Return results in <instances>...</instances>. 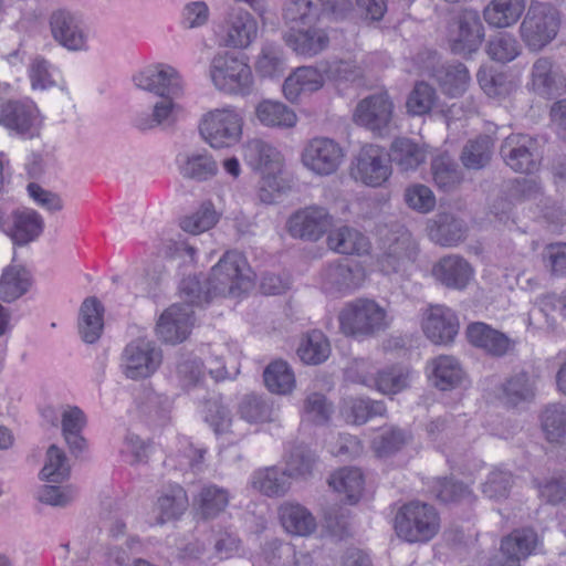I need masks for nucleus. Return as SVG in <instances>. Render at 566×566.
<instances>
[{"label":"nucleus","mask_w":566,"mask_h":566,"mask_svg":"<svg viewBox=\"0 0 566 566\" xmlns=\"http://www.w3.org/2000/svg\"><path fill=\"white\" fill-rule=\"evenodd\" d=\"M53 40L70 52L90 50V27L83 14L67 9H57L49 18Z\"/></svg>","instance_id":"423d86ee"},{"label":"nucleus","mask_w":566,"mask_h":566,"mask_svg":"<svg viewBox=\"0 0 566 566\" xmlns=\"http://www.w3.org/2000/svg\"><path fill=\"white\" fill-rule=\"evenodd\" d=\"M486 53L495 62L509 63L521 54V45L512 34L500 32L488 41Z\"/></svg>","instance_id":"6e6d98bb"},{"label":"nucleus","mask_w":566,"mask_h":566,"mask_svg":"<svg viewBox=\"0 0 566 566\" xmlns=\"http://www.w3.org/2000/svg\"><path fill=\"white\" fill-rule=\"evenodd\" d=\"M104 307L96 297L86 298L80 308L78 331L82 339L94 344L102 335Z\"/></svg>","instance_id":"c9c22d12"},{"label":"nucleus","mask_w":566,"mask_h":566,"mask_svg":"<svg viewBox=\"0 0 566 566\" xmlns=\"http://www.w3.org/2000/svg\"><path fill=\"white\" fill-rule=\"evenodd\" d=\"M394 102L387 91L363 98L354 112L356 124L382 136L388 133L394 116Z\"/></svg>","instance_id":"9d476101"},{"label":"nucleus","mask_w":566,"mask_h":566,"mask_svg":"<svg viewBox=\"0 0 566 566\" xmlns=\"http://www.w3.org/2000/svg\"><path fill=\"white\" fill-rule=\"evenodd\" d=\"M41 479L52 483H61L70 475V464L65 452L55 444L46 451L45 464L40 472Z\"/></svg>","instance_id":"13d9d810"},{"label":"nucleus","mask_w":566,"mask_h":566,"mask_svg":"<svg viewBox=\"0 0 566 566\" xmlns=\"http://www.w3.org/2000/svg\"><path fill=\"white\" fill-rule=\"evenodd\" d=\"M484 38V28L474 10L464 11L457 21V31L450 36V48L455 54L468 55L479 50Z\"/></svg>","instance_id":"a211bd4d"},{"label":"nucleus","mask_w":566,"mask_h":566,"mask_svg":"<svg viewBox=\"0 0 566 566\" xmlns=\"http://www.w3.org/2000/svg\"><path fill=\"white\" fill-rule=\"evenodd\" d=\"M559 24V13L553 6H533V50H541L552 42L557 35Z\"/></svg>","instance_id":"cd10ccee"},{"label":"nucleus","mask_w":566,"mask_h":566,"mask_svg":"<svg viewBox=\"0 0 566 566\" xmlns=\"http://www.w3.org/2000/svg\"><path fill=\"white\" fill-rule=\"evenodd\" d=\"M386 410L382 400L353 398L347 402L345 415L348 422L364 424L371 418L384 416Z\"/></svg>","instance_id":"5fc2aeb1"},{"label":"nucleus","mask_w":566,"mask_h":566,"mask_svg":"<svg viewBox=\"0 0 566 566\" xmlns=\"http://www.w3.org/2000/svg\"><path fill=\"white\" fill-rule=\"evenodd\" d=\"M394 527L398 537L408 543H427L438 534L440 516L432 505L411 501L398 510Z\"/></svg>","instance_id":"f257e3e1"},{"label":"nucleus","mask_w":566,"mask_h":566,"mask_svg":"<svg viewBox=\"0 0 566 566\" xmlns=\"http://www.w3.org/2000/svg\"><path fill=\"white\" fill-rule=\"evenodd\" d=\"M438 99L436 90L426 82H417L406 102L407 112L413 116L429 114Z\"/></svg>","instance_id":"bf43d9fd"},{"label":"nucleus","mask_w":566,"mask_h":566,"mask_svg":"<svg viewBox=\"0 0 566 566\" xmlns=\"http://www.w3.org/2000/svg\"><path fill=\"white\" fill-rule=\"evenodd\" d=\"M328 484L339 494H344L346 503L357 504L363 495L365 479L360 469L345 467L331 474Z\"/></svg>","instance_id":"473e14b6"},{"label":"nucleus","mask_w":566,"mask_h":566,"mask_svg":"<svg viewBox=\"0 0 566 566\" xmlns=\"http://www.w3.org/2000/svg\"><path fill=\"white\" fill-rule=\"evenodd\" d=\"M290 479L285 470L268 467L253 472L251 485L269 497L283 496L291 488Z\"/></svg>","instance_id":"e433bc0d"},{"label":"nucleus","mask_w":566,"mask_h":566,"mask_svg":"<svg viewBox=\"0 0 566 566\" xmlns=\"http://www.w3.org/2000/svg\"><path fill=\"white\" fill-rule=\"evenodd\" d=\"M239 412L249 422L271 421L273 403L262 396L250 394L242 398L239 405Z\"/></svg>","instance_id":"e2e57ef3"},{"label":"nucleus","mask_w":566,"mask_h":566,"mask_svg":"<svg viewBox=\"0 0 566 566\" xmlns=\"http://www.w3.org/2000/svg\"><path fill=\"white\" fill-rule=\"evenodd\" d=\"M431 274L444 287L462 291L473 277L474 270L463 256L449 254L433 264Z\"/></svg>","instance_id":"6ab92c4d"},{"label":"nucleus","mask_w":566,"mask_h":566,"mask_svg":"<svg viewBox=\"0 0 566 566\" xmlns=\"http://www.w3.org/2000/svg\"><path fill=\"white\" fill-rule=\"evenodd\" d=\"M219 214L211 202H203L191 216L180 221V227L186 232L198 234L205 232L218 222Z\"/></svg>","instance_id":"0e129e2a"},{"label":"nucleus","mask_w":566,"mask_h":566,"mask_svg":"<svg viewBox=\"0 0 566 566\" xmlns=\"http://www.w3.org/2000/svg\"><path fill=\"white\" fill-rule=\"evenodd\" d=\"M243 158L249 167L260 172L282 170L281 153L271 144L259 138L247 142L243 146Z\"/></svg>","instance_id":"a878e982"},{"label":"nucleus","mask_w":566,"mask_h":566,"mask_svg":"<svg viewBox=\"0 0 566 566\" xmlns=\"http://www.w3.org/2000/svg\"><path fill=\"white\" fill-rule=\"evenodd\" d=\"M314 453L303 446L293 447L285 460V471L291 479H306L312 475Z\"/></svg>","instance_id":"052dcab7"},{"label":"nucleus","mask_w":566,"mask_h":566,"mask_svg":"<svg viewBox=\"0 0 566 566\" xmlns=\"http://www.w3.org/2000/svg\"><path fill=\"white\" fill-rule=\"evenodd\" d=\"M541 428L549 442L566 439V405L548 403L539 413Z\"/></svg>","instance_id":"49530a36"},{"label":"nucleus","mask_w":566,"mask_h":566,"mask_svg":"<svg viewBox=\"0 0 566 566\" xmlns=\"http://www.w3.org/2000/svg\"><path fill=\"white\" fill-rule=\"evenodd\" d=\"M252 282L253 272L239 251H227L210 272V284L221 294L239 295L247 292Z\"/></svg>","instance_id":"39448f33"},{"label":"nucleus","mask_w":566,"mask_h":566,"mask_svg":"<svg viewBox=\"0 0 566 566\" xmlns=\"http://www.w3.org/2000/svg\"><path fill=\"white\" fill-rule=\"evenodd\" d=\"M326 76L319 65H304L296 67L283 83V94L292 103L297 102L301 94L319 91L325 83Z\"/></svg>","instance_id":"5701e85b"},{"label":"nucleus","mask_w":566,"mask_h":566,"mask_svg":"<svg viewBox=\"0 0 566 566\" xmlns=\"http://www.w3.org/2000/svg\"><path fill=\"white\" fill-rule=\"evenodd\" d=\"M545 269L557 277L566 276V243H552L542 253Z\"/></svg>","instance_id":"774afa93"},{"label":"nucleus","mask_w":566,"mask_h":566,"mask_svg":"<svg viewBox=\"0 0 566 566\" xmlns=\"http://www.w3.org/2000/svg\"><path fill=\"white\" fill-rule=\"evenodd\" d=\"M431 171L434 184L444 191L453 189L462 180L458 164L447 154L432 159Z\"/></svg>","instance_id":"8fccbe9b"},{"label":"nucleus","mask_w":566,"mask_h":566,"mask_svg":"<svg viewBox=\"0 0 566 566\" xmlns=\"http://www.w3.org/2000/svg\"><path fill=\"white\" fill-rule=\"evenodd\" d=\"M354 380L384 395H392L408 387L409 371L401 367H390L379 370L376 376L358 374Z\"/></svg>","instance_id":"7c9ffc66"},{"label":"nucleus","mask_w":566,"mask_h":566,"mask_svg":"<svg viewBox=\"0 0 566 566\" xmlns=\"http://www.w3.org/2000/svg\"><path fill=\"white\" fill-rule=\"evenodd\" d=\"M331 350V344L325 334L313 329L302 337L297 356L306 365H319L329 357Z\"/></svg>","instance_id":"79ce46f5"},{"label":"nucleus","mask_w":566,"mask_h":566,"mask_svg":"<svg viewBox=\"0 0 566 566\" xmlns=\"http://www.w3.org/2000/svg\"><path fill=\"white\" fill-rule=\"evenodd\" d=\"M284 41L297 55L304 57H314L329 45V36L326 31L315 25L291 29L284 35Z\"/></svg>","instance_id":"b1692460"},{"label":"nucleus","mask_w":566,"mask_h":566,"mask_svg":"<svg viewBox=\"0 0 566 566\" xmlns=\"http://www.w3.org/2000/svg\"><path fill=\"white\" fill-rule=\"evenodd\" d=\"M180 172L185 178L205 181L218 172L217 161L207 153L188 155L180 166Z\"/></svg>","instance_id":"864d4df0"},{"label":"nucleus","mask_w":566,"mask_h":566,"mask_svg":"<svg viewBox=\"0 0 566 566\" xmlns=\"http://www.w3.org/2000/svg\"><path fill=\"white\" fill-rule=\"evenodd\" d=\"M501 155L513 171L528 175L531 170V136L524 134L507 136L501 146Z\"/></svg>","instance_id":"2f4dec72"},{"label":"nucleus","mask_w":566,"mask_h":566,"mask_svg":"<svg viewBox=\"0 0 566 566\" xmlns=\"http://www.w3.org/2000/svg\"><path fill=\"white\" fill-rule=\"evenodd\" d=\"M283 18L291 29L315 25L322 18V0H290Z\"/></svg>","instance_id":"4c0bfd02"},{"label":"nucleus","mask_w":566,"mask_h":566,"mask_svg":"<svg viewBox=\"0 0 566 566\" xmlns=\"http://www.w3.org/2000/svg\"><path fill=\"white\" fill-rule=\"evenodd\" d=\"M279 517L284 530L293 535L307 536L316 528L313 514L298 503H283L279 507Z\"/></svg>","instance_id":"72a5a7b5"},{"label":"nucleus","mask_w":566,"mask_h":566,"mask_svg":"<svg viewBox=\"0 0 566 566\" xmlns=\"http://www.w3.org/2000/svg\"><path fill=\"white\" fill-rule=\"evenodd\" d=\"M258 120L266 127L293 128L297 123L295 112L282 102L264 99L255 108Z\"/></svg>","instance_id":"58836bf2"},{"label":"nucleus","mask_w":566,"mask_h":566,"mask_svg":"<svg viewBox=\"0 0 566 566\" xmlns=\"http://www.w3.org/2000/svg\"><path fill=\"white\" fill-rule=\"evenodd\" d=\"M428 368L430 370L429 378L433 386L442 391L457 388L465 377L461 363L451 355H439L432 358Z\"/></svg>","instance_id":"393cba45"},{"label":"nucleus","mask_w":566,"mask_h":566,"mask_svg":"<svg viewBox=\"0 0 566 566\" xmlns=\"http://www.w3.org/2000/svg\"><path fill=\"white\" fill-rule=\"evenodd\" d=\"M442 92L451 97L461 96L468 88L470 75L462 63L442 65L434 73Z\"/></svg>","instance_id":"a18cd8bd"},{"label":"nucleus","mask_w":566,"mask_h":566,"mask_svg":"<svg viewBox=\"0 0 566 566\" xmlns=\"http://www.w3.org/2000/svg\"><path fill=\"white\" fill-rule=\"evenodd\" d=\"M525 0H493L483 10L485 22L494 28H507L518 21Z\"/></svg>","instance_id":"ea45409f"},{"label":"nucleus","mask_w":566,"mask_h":566,"mask_svg":"<svg viewBox=\"0 0 566 566\" xmlns=\"http://www.w3.org/2000/svg\"><path fill=\"white\" fill-rule=\"evenodd\" d=\"M422 331L434 345L452 344L459 333L460 323L453 310L444 305H430L422 315Z\"/></svg>","instance_id":"2eb2a0df"},{"label":"nucleus","mask_w":566,"mask_h":566,"mask_svg":"<svg viewBox=\"0 0 566 566\" xmlns=\"http://www.w3.org/2000/svg\"><path fill=\"white\" fill-rule=\"evenodd\" d=\"M135 85L159 97H178L182 91L179 72L168 64L149 65L134 75Z\"/></svg>","instance_id":"4468645a"},{"label":"nucleus","mask_w":566,"mask_h":566,"mask_svg":"<svg viewBox=\"0 0 566 566\" xmlns=\"http://www.w3.org/2000/svg\"><path fill=\"white\" fill-rule=\"evenodd\" d=\"M265 386L273 394H290L295 386V376L284 360L271 363L263 373Z\"/></svg>","instance_id":"09e8293b"},{"label":"nucleus","mask_w":566,"mask_h":566,"mask_svg":"<svg viewBox=\"0 0 566 566\" xmlns=\"http://www.w3.org/2000/svg\"><path fill=\"white\" fill-rule=\"evenodd\" d=\"M388 157L400 171H415L426 163L428 150L423 144L411 138L399 137L391 143Z\"/></svg>","instance_id":"c85d7f7f"},{"label":"nucleus","mask_w":566,"mask_h":566,"mask_svg":"<svg viewBox=\"0 0 566 566\" xmlns=\"http://www.w3.org/2000/svg\"><path fill=\"white\" fill-rule=\"evenodd\" d=\"M326 80L336 85H352L364 78V67L356 59H333L321 62Z\"/></svg>","instance_id":"a19ab883"},{"label":"nucleus","mask_w":566,"mask_h":566,"mask_svg":"<svg viewBox=\"0 0 566 566\" xmlns=\"http://www.w3.org/2000/svg\"><path fill=\"white\" fill-rule=\"evenodd\" d=\"M467 337L471 345L493 357H503L514 347V342L506 334L482 322L471 323Z\"/></svg>","instance_id":"412c9836"},{"label":"nucleus","mask_w":566,"mask_h":566,"mask_svg":"<svg viewBox=\"0 0 566 566\" xmlns=\"http://www.w3.org/2000/svg\"><path fill=\"white\" fill-rule=\"evenodd\" d=\"M492 140L489 136H480L470 140L461 154L462 164L469 169H481L491 159Z\"/></svg>","instance_id":"680f3d73"},{"label":"nucleus","mask_w":566,"mask_h":566,"mask_svg":"<svg viewBox=\"0 0 566 566\" xmlns=\"http://www.w3.org/2000/svg\"><path fill=\"white\" fill-rule=\"evenodd\" d=\"M557 73L553 71L552 62L547 59H539L533 65V90L544 97H551L556 88Z\"/></svg>","instance_id":"69168bd1"},{"label":"nucleus","mask_w":566,"mask_h":566,"mask_svg":"<svg viewBox=\"0 0 566 566\" xmlns=\"http://www.w3.org/2000/svg\"><path fill=\"white\" fill-rule=\"evenodd\" d=\"M338 321L342 332L355 337H371L390 324L387 311L370 298L347 303L339 312Z\"/></svg>","instance_id":"f03ea898"},{"label":"nucleus","mask_w":566,"mask_h":566,"mask_svg":"<svg viewBox=\"0 0 566 566\" xmlns=\"http://www.w3.org/2000/svg\"><path fill=\"white\" fill-rule=\"evenodd\" d=\"M193 311L180 305H171L160 316L156 333L166 343L184 342L195 324Z\"/></svg>","instance_id":"aec40b11"},{"label":"nucleus","mask_w":566,"mask_h":566,"mask_svg":"<svg viewBox=\"0 0 566 566\" xmlns=\"http://www.w3.org/2000/svg\"><path fill=\"white\" fill-rule=\"evenodd\" d=\"M419 254V247L412 234L400 227L385 241L379 256V266L385 274H407Z\"/></svg>","instance_id":"6e6552de"},{"label":"nucleus","mask_w":566,"mask_h":566,"mask_svg":"<svg viewBox=\"0 0 566 566\" xmlns=\"http://www.w3.org/2000/svg\"><path fill=\"white\" fill-rule=\"evenodd\" d=\"M223 44L234 49L248 48L256 38L258 23L244 10H233L228 13L223 24Z\"/></svg>","instance_id":"4be33fe9"},{"label":"nucleus","mask_w":566,"mask_h":566,"mask_svg":"<svg viewBox=\"0 0 566 566\" xmlns=\"http://www.w3.org/2000/svg\"><path fill=\"white\" fill-rule=\"evenodd\" d=\"M209 76L218 91L230 95L250 94L254 82L247 59L229 52L213 56Z\"/></svg>","instance_id":"7ed1b4c3"},{"label":"nucleus","mask_w":566,"mask_h":566,"mask_svg":"<svg viewBox=\"0 0 566 566\" xmlns=\"http://www.w3.org/2000/svg\"><path fill=\"white\" fill-rule=\"evenodd\" d=\"M258 196L264 203L275 202L287 189L285 180L280 176L281 171L261 172Z\"/></svg>","instance_id":"338daca9"},{"label":"nucleus","mask_w":566,"mask_h":566,"mask_svg":"<svg viewBox=\"0 0 566 566\" xmlns=\"http://www.w3.org/2000/svg\"><path fill=\"white\" fill-rule=\"evenodd\" d=\"M31 276L25 269H7L0 280V296L4 302H12L28 292Z\"/></svg>","instance_id":"603ef678"},{"label":"nucleus","mask_w":566,"mask_h":566,"mask_svg":"<svg viewBox=\"0 0 566 566\" xmlns=\"http://www.w3.org/2000/svg\"><path fill=\"white\" fill-rule=\"evenodd\" d=\"M175 97H161L154 105L151 114L140 113L134 118V126L139 130L153 129L160 125H170L174 120L176 104Z\"/></svg>","instance_id":"3c124183"},{"label":"nucleus","mask_w":566,"mask_h":566,"mask_svg":"<svg viewBox=\"0 0 566 566\" xmlns=\"http://www.w3.org/2000/svg\"><path fill=\"white\" fill-rule=\"evenodd\" d=\"M366 277L357 263L335 262L327 264L322 273V287L328 293H350L359 289Z\"/></svg>","instance_id":"f3484780"},{"label":"nucleus","mask_w":566,"mask_h":566,"mask_svg":"<svg viewBox=\"0 0 566 566\" xmlns=\"http://www.w3.org/2000/svg\"><path fill=\"white\" fill-rule=\"evenodd\" d=\"M156 505L159 511L157 523L164 524L182 515L188 506V496L184 488L172 485L158 497Z\"/></svg>","instance_id":"de8ad7c7"},{"label":"nucleus","mask_w":566,"mask_h":566,"mask_svg":"<svg viewBox=\"0 0 566 566\" xmlns=\"http://www.w3.org/2000/svg\"><path fill=\"white\" fill-rule=\"evenodd\" d=\"M0 125L10 136L32 139L40 135L42 118L31 99H8L0 105Z\"/></svg>","instance_id":"0eeeda50"},{"label":"nucleus","mask_w":566,"mask_h":566,"mask_svg":"<svg viewBox=\"0 0 566 566\" xmlns=\"http://www.w3.org/2000/svg\"><path fill=\"white\" fill-rule=\"evenodd\" d=\"M327 244L333 251L348 255H366L371 249L368 237L348 226L329 231Z\"/></svg>","instance_id":"c756f323"},{"label":"nucleus","mask_w":566,"mask_h":566,"mask_svg":"<svg viewBox=\"0 0 566 566\" xmlns=\"http://www.w3.org/2000/svg\"><path fill=\"white\" fill-rule=\"evenodd\" d=\"M179 294L182 303H178L177 305L193 311V307L208 304L213 296L220 293L214 291L213 284H210V276L202 283L199 277L195 275L185 277L180 282Z\"/></svg>","instance_id":"37998d69"},{"label":"nucleus","mask_w":566,"mask_h":566,"mask_svg":"<svg viewBox=\"0 0 566 566\" xmlns=\"http://www.w3.org/2000/svg\"><path fill=\"white\" fill-rule=\"evenodd\" d=\"M410 440V432L398 427H391L374 439L373 449L378 457L387 458L400 451Z\"/></svg>","instance_id":"4d7b16f0"},{"label":"nucleus","mask_w":566,"mask_h":566,"mask_svg":"<svg viewBox=\"0 0 566 566\" xmlns=\"http://www.w3.org/2000/svg\"><path fill=\"white\" fill-rule=\"evenodd\" d=\"M161 363L163 353L155 342L139 337L125 346L120 367L128 379L139 380L154 375Z\"/></svg>","instance_id":"1a4fd4ad"},{"label":"nucleus","mask_w":566,"mask_h":566,"mask_svg":"<svg viewBox=\"0 0 566 566\" xmlns=\"http://www.w3.org/2000/svg\"><path fill=\"white\" fill-rule=\"evenodd\" d=\"M0 229L13 244L23 247L42 234L44 220L38 211L30 208L14 209L9 216H4L0 209Z\"/></svg>","instance_id":"ddd939ff"},{"label":"nucleus","mask_w":566,"mask_h":566,"mask_svg":"<svg viewBox=\"0 0 566 566\" xmlns=\"http://www.w3.org/2000/svg\"><path fill=\"white\" fill-rule=\"evenodd\" d=\"M254 70L262 78H279L286 70V57L282 46L264 41L254 61Z\"/></svg>","instance_id":"f704fd0d"},{"label":"nucleus","mask_w":566,"mask_h":566,"mask_svg":"<svg viewBox=\"0 0 566 566\" xmlns=\"http://www.w3.org/2000/svg\"><path fill=\"white\" fill-rule=\"evenodd\" d=\"M352 175L356 180L370 187H379L391 175V165L387 154L375 145L364 147L356 158Z\"/></svg>","instance_id":"dca6fc26"},{"label":"nucleus","mask_w":566,"mask_h":566,"mask_svg":"<svg viewBox=\"0 0 566 566\" xmlns=\"http://www.w3.org/2000/svg\"><path fill=\"white\" fill-rule=\"evenodd\" d=\"M428 235L437 244L453 247L463 241L467 233L465 222L451 213H438L428 222Z\"/></svg>","instance_id":"bb28decb"},{"label":"nucleus","mask_w":566,"mask_h":566,"mask_svg":"<svg viewBox=\"0 0 566 566\" xmlns=\"http://www.w3.org/2000/svg\"><path fill=\"white\" fill-rule=\"evenodd\" d=\"M333 224L334 218L328 210L313 205L292 213L287 219L286 229L294 239L315 242L327 233Z\"/></svg>","instance_id":"9b49d317"},{"label":"nucleus","mask_w":566,"mask_h":566,"mask_svg":"<svg viewBox=\"0 0 566 566\" xmlns=\"http://www.w3.org/2000/svg\"><path fill=\"white\" fill-rule=\"evenodd\" d=\"M230 502L228 489L217 484H206L198 494V512L205 520L216 518L222 513Z\"/></svg>","instance_id":"c03bdc74"},{"label":"nucleus","mask_w":566,"mask_h":566,"mask_svg":"<svg viewBox=\"0 0 566 566\" xmlns=\"http://www.w3.org/2000/svg\"><path fill=\"white\" fill-rule=\"evenodd\" d=\"M243 118L233 107L216 108L205 114L199 132L212 148H227L239 143L242 136Z\"/></svg>","instance_id":"20e7f679"},{"label":"nucleus","mask_w":566,"mask_h":566,"mask_svg":"<svg viewBox=\"0 0 566 566\" xmlns=\"http://www.w3.org/2000/svg\"><path fill=\"white\" fill-rule=\"evenodd\" d=\"M344 153L338 143L328 137H315L304 146L301 159L303 165L319 176L334 174L343 160Z\"/></svg>","instance_id":"f8f14e48"}]
</instances>
